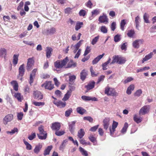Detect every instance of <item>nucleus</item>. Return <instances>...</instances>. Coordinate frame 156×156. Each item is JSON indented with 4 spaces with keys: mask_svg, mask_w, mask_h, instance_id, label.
Masks as SVG:
<instances>
[{
    "mask_svg": "<svg viewBox=\"0 0 156 156\" xmlns=\"http://www.w3.org/2000/svg\"><path fill=\"white\" fill-rule=\"evenodd\" d=\"M121 35L117 34L115 35L114 37V40L115 42H118L119 41L121 40Z\"/></svg>",
    "mask_w": 156,
    "mask_h": 156,
    "instance_id": "51",
    "label": "nucleus"
},
{
    "mask_svg": "<svg viewBox=\"0 0 156 156\" xmlns=\"http://www.w3.org/2000/svg\"><path fill=\"white\" fill-rule=\"evenodd\" d=\"M14 97L17 99L19 101L21 102L23 99V96L21 95L20 93H15Z\"/></svg>",
    "mask_w": 156,
    "mask_h": 156,
    "instance_id": "21",
    "label": "nucleus"
},
{
    "mask_svg": "<svg viewBox=\"0 0 156 156\" xmlns=\"http://www.w3.org/2000/svg\"><path fill=\"white\" fill-rule=\"evenodd\" d=\"M34 57L29 58L28 59L26 69L27 71H29L31 70L32 67L34 65Z\"/></svg>",
    "mask_w": 156,
    "mask_h": 156,
    "instance_id": "6",
    "label": "nucleus"
},
{
    "mask_svg": "<svg viewBox=\"0 0 156 156\" xmlns=\"http://www.w3.org/2000/svg\"><path fill=\"white\" fill-rule=\"evenodd\" d=\"M112 60L111 63V64H113L116 62L119 64H122L125 63L126 61V58L119 55H115L112 57Z\"/></svg>",
    "mask_w": 156,
    "mask_h": 156,
    "instance_id": "2",
    "label": "nucleus"
},
{
    "mask_svg": "<svg viewBox=\"0 0 156 156\" xmlns=\"http://www.w3.org/2000/svg\"><path fill=\"white\" fill-rule=\"evenodd\" d=\"M36 133H32L31 135L29 136L28 138L30 140H32L35 138Z\"/></svg>",
    "mask_w": 156,
    "mask_h": 156,
    "instance_id": "62",
    "label": "nucleus"
},
{
    "mask_svg": "<svg viewBox=\"0 0 156 156\" xmlns=\"http://www.w3.org/2000/svg\"><path fill=\"white\" fill-rule=\"evenodd\" d=\"M76 110L77 113L81 115H83L86 113L87 112L85 109L81 107H77L76 109Z\"/></svg>",
    "mask_w": 156,
    "mask_h": 156,
    "instance_id": "22",
    "label": "nucleus"
},
{
    "mask_svg": "<svg viewBox=\"0 0 156 156\" xmlns=\"http://www.w3.org/2000/svg\"><path fill=\"white\" fill-rule=\"evenodd\" d=\"M90 70L92 76L95 77L97 76L98 73H95V72L94 71L92 66L90 67Z\"/></svg>",
    "mask_w": 156,
    "mask_h": 156,
    "instance_id": "55",
    "label": "nucleus"
},
{
    "mask_svg": "<svg viewBox=\"0 0 156 156\" xmlns=\"http://www.w3.org/2000/svg\"><path fill=\"white\" fill-rule=\"evenodd\" d=\"M118 122L113 121L112 124V128H109L110 134L111 136H113L114 135L115 131V128L118 125Z\"/></svg>",
    "mask_w": 156,
    "mask_h": 156,
    "instance_id": "12",
    "label": "nucleus"
},
{
    "mask_svg": "<svg viewBox=\"0 0 156 156\" xmlns=\"http://www.w3.org/2000/svg\"><path fill=\"white\" fill-rule=\"evenodd\" d=\"M79 149L80 151L82 153V155L84 156H88V154L87 151L85 150L83 148L81 147H80Z\"/></svg>",
    "mask_w": 156,
    "mask_h": 156,
    "instance_id": "45",
    "label": "nucleus"
},
{
    "mask_svg": "<svg viewBox=\"0 0 156 156\" xmlns=\"http://www.w3.org/2000/svg\"><path fill=\"white\" fill-rule=\"evenodd\" d=\"M91 49L90 48V47L89 46H87L85 51L84 54H83V55L84 56H85L87 55L90 52Z\"/></svg>",
    "mask_w": 156,
    "mask_h": 156,
    "instance_id": "49",
    "label": "nucleus"
},
{
    "mask_svg": "<svg viewBox=\"0 0 156 156\" xmlns=\"http://www.w3.org/2000/svg\"><path fill=\"white\" fill-rule=\"evenodd\" d=\"M52 51L53 49L52 48L49 47H47V49L46 50V56L48 58H50Z\"/></svg>",
    "mask_w": 156,
    "mask_h": 156,
    "instance_id": "26",
    "label": "nucleus"
},
{
    "mask_svg": "<svg viewBox=\"0 0 156 156\" xmlns=\"http://www.w3.org/2000/svg\"><path fill=\"white\" fill-rule=\"evenodd\" d=\"M76 78V76L74 75L70 76L69 77V83L71 84H72L74 83V81L75 80Z\"/></svg>",
    "mask_w": 156,
    "mask_h": 156,
    "instance_id": "46",
    "label": "nucleus"
},
{
    "mask_svg": "<svg viewBox=\"0 0 156 156\" xmlns=\"http://www.w3.org/2000/svg\"><path fill=\"white\" fill-rule=\"evenodd\" d=\"M72 112V109L71 108H69L65 112V116L66 117H69Z\"/></svg>",
    "mask_w": 156,
    "mask_h": 156,
    "instance_id": "41",
    "label": "nucleus"
},
{
    "mask_svg": "<svg viewBox=\"0 0 156 156\" xmlns=\"http://www.w3.org/2000/svg\"><path fill=\"white\" fill-rule=\"evenodd\" d=\"M99 36H97V37H94V38L92 42H91V44L92 45H94L98 41V40L99 39Z\"/></svg>",
    "mask_w": 156,
    "mask_h": 156,
    "instance_id": "64",
    "label": "nucleus"
},
{
    "mask_svg": "<svg viewBox=\"0 0 156 156\" xmlns=\"http://www.w3.org/2000/svg\"><path fill=\"white\" fill-rule=\"evenodd\" d=\"M105 93L108 95L116 96L117 94V93L114 88H110L108 87H105Z\"/></svg>",
    "mask_w": 156,
    "mask_h": 156,
    "instance_id": "5",
    "label": "nucleus"
},
{
    "mask_svg": "<svg viewBox=\"0 0 156 156\" xmlns=\"http://www.w3.org/2000/svg\"><path fill=\"white\" fill-rule=\"evenodd\" d=\"M150 106L149 105H146L143 106L140 109L139 113L140 115H144L148 113L149 112Z\"/></svg>",
    "mask_w": 156,
    "mask_h": 156,
    "instance_id": "8",
    "label": "nucleus"
},
{
    "mask_svg": "<svg viewBox=\"0 0 156 156\" xmlns=\"http://www.w3.org/2000/svg\"><path fill=\"white\" fill-rule=\"evenodd\" d=\"M144 42L143 39H137L134 41L132 44L134 48H139V44H141Z\"/></svg>",
    "mask_w": 156,
    "mask_h": 156,
    "instance_id": "14",
    "label": "nucleus"
},
{
    "mask_svg": "<svg viewBox=\"0 0 156 156\" xmlns=\"http://www.w3.org/2000/svg\"><path fill=\"white\" fill-rule=\"evenodd\" d=\"M153 55V53L151 52L148 55H146L145 57L143 59V60L142 61V63H144V62L150 59L152 57Z\"/></svg>",
    "mask_w": 156,
    "mask_h": 156,
    "instance_id": "24",
    "label": "nucleus"
},
{
    "mask_svg": "<svg viewBox=\"0 0 156 156\" xmlns=\"http://www.w3.org/2000/svg\"><path fill=\"white\" fill-rule=\"evenodd\" d=\"M133 119L134 121L137 123H140L142 121V118L140 117H138L136 114L134 115Z\"/></svg>",
    "mask_w": 156,
    "mask_h": 156,
    "instance_id": "27",
    "label": "nucleus"
},
{
    "mask_svg": "<svg viewBox=\"0 0 156 156\" xmlns=\"http://www.w3.org/2000/svg\"><path fill=\"white\" fill-rule=\"evenodd\" d=\"M53 103L56 106L60 108H64L66 105V102H63L60 100H58V101H54Z\"/></svg>",
    "mask_w": 156,
    "mask_h": 156,
    "instance_id": "11",
    "label": "nucleus"
},
{
    "mask_svg": "<svg viewBox=\"0 0 156 156\" xmlns=\"http://www.w3.org/2000/svg\"><path fill=\"white\" fill-rule=\"evenodd\" d=\"M52 148V146H48L44 151L43 153L44 155V156H46V155H48Z\"/></svg>",
    "mask_w": 156,
    "mask_h": 156,
    "instance_id": "31",
    "label": "nucleus"
},
{
    "mask_svg": "<svg viewBox=\"0 0 156 156\" xmlns=\"http://www.w3.org/2000/svg\"><path fill=\"white\" fill-rule=\"evenodd\" d=\"M104 128L107 130L110 124V119L109 118H105L103 121Z\"/></svg>",
    "mask_w": 156,
    "mask_h": 156,
    "instance_id": "13",
    "label": "nucleus"
},
{
    "mask_svg": "<svg viewBox=\"0 0 156 156\" xmlns=\"http://www.w3.org/2000/svg\"><path fill=\"white\" fill-rule=\"evenodd\" d=\"M95 84V82L94 81L90 82L87 85L85 86V87L88 90H89L94 87Z\"/></svg>",
    "mask_w": 156,
    "mask_h": 156,
    "instance_id": "19",
    "label": "nucleus"
},
{
    "mask_svg": "<svg viewBox=\"0 0 156 156\" xmlns=\"http://www.w3.org/2000/svg\"><path fill=\"white\" fill-rule=\"evenodd\" d=\"M13 116L12 114H8L4 118L3 122L4 124L6 125L8 122L11 121L13 119Z\"/></svg>",
    "mask_w": 156,
    "mask_h": 156,
    "instance_id": "15",
    "label": "nucleus"
},
{
    "mask_svg": "<svg viewBox=\"0 0 156 156\" xmlns=\"http://www.w3.org/2000/svg\"><path fill=\"white\" fill-rule=\"evenodd\" d=\"M142 93V91L141 89H139L137 90L134 93V96L137 97L140 96Z\"/></svg>",
    "mask_w": 156,
    "mask_h": 156,
    "instance_id": "61",
    "label": "nucleus"
},
{
    "mask_svg": "<svg viewBox=\"0 0 156 156\" xmlns=\"http://www.w3.org/2000/svg\"><path fill=\"white\" fill-rule=\"evenodd\" d=\"M38 129L40 132L39 134H37L38 138L42 140L45 139L47 137V133L44 130V126L42 125L41 126L38 127Z\"/></svg>",
    "mask_w": 156,
    "mask_h": 156,
    "instance_id": "3",
    "label": "nucleus"
},
{
    "mask_svg": "<svg viewBox=\"0 0 156 156\" xmlns=\"http://www.w3.org/2000/svg\"><path fill=\"white\" fill-rule=\"evenodd\" d=\"M85 134V133L84 129H80L78 132L77 136L80 139H82Z\"/></svg>",
    "mask_w": 156,
    "mask_h": 156,
    "instance_id": "28",
    "label": "nucleus"
},
{
    "mask_svg": "<svg viewBox=\"0 0 156 156\" xmlns=\"http://www.w3.org/2000/svg\"><path fill=\"white\" fill-rule=\"evenodd\" d=\"M116 23L115 22H113L111 24L110 28L111 30L112 31H114L116 29Z\"/></svg>",
    "mask_w": 156,
    "mask_h": 156,
    "instance_id": "58",
    "label": "nucleus"
},
{
    "mask_svg": "<svg viewBox=\"0 0 156 156\" xmlns=\"http://www.w3.org/2000/svg\"><path fill=\"white\" fill-rule=\"evenodd\" d=\"M68 60L67 57L63 60H58L54 62V66L57 69H61L66 66Z\"/></svg>",
    "mask_w": 156,
    "mask_h": 156,
    "instance_id": "1",
    "label": "nucleus"
},
{
    "mask_svg": "<svg viewBox=\"0 0 156 156\" xmlns=\"http://www.w3.org/2000/svg\"><path fill=\"white\" fill-rule=\"evenodd\" d=\"M24 5V3L23 1L21 2L19 4V5L17 8V10L19 11L21 10H23V7Z\"/></svg>",
    "mask_w": 156,
    "mask_h": 156,
    "instance_id": "47",
    "label": "nucleus"
},
{
    "mask_svg": "<svg viewBox=\"0 0 156 156\" xmlns=\"http://www.w3.org/2000/svg\"><path fill=\"white\" fill-rule=\"evenodd\" d=\"M65 132L64 131L62 130L61 131H59L57 130L55 132V134L57 136H61L64 134Z\"/></svg>",
    "mask_w": 156,
    "mask_h": 156,
    "instance_id": "54",
    "label": "nucleus"
},
{
    "mask_svg": "<svg viewBox=\"0 0 156 156\" xmlns=\"http://www.w3.org/2000/svg\"><path fill=\"white\" fill-rule=\"evenodd\" d=\"M86 6L90 8L91 9L93 6V4L90 0H89L88 1L85 3Z\"/></svg>",
    "mask_w": 156,
    "mask_h": 156,
    "instance_id": "48",
    "label": "nucleus"
},
{
    "mask_svg": "<svg viewBox=\"0 0 156 156\" xmlns=\"http://www.w3.org/2000/svg\"><path fill=\"white\" fill-rule=\"evenodd\" d=\"M23 114L22 112L17 113V117L18 120H21L22 119Z\"/></svg>",
    "mask_w": 156,
    "mask_h": 156,
    "instance_id": "59",
    "label": "nucleus"
},
{
    "mask_svg": "<svg viewBox=\"0 0 156 156\" xmlns=\"http://www.w3.org/2000/svg\"><path fill=\"white\" fill-rule=\"evenodd\" d=\"M18 132V129L17 128H15L11 130V131H7V133H10L12 134H13L16 133H17Z\"/></svg>",
    "mask_w": 156,
    "mask_h": 156,
    "instance_id": "57",
    "label": "nucleus"
},
{
    "mask_svg": "<svg viewBox=\"0 0 156 156\" xmlns=\"http://www.w3.org/2000/svg\"><path fill=\"white\" fill-rule=\"evenodd\" d=\"M140 19L139 16H138L135 18V23L136 25V28L137 29L139 30V27L140 26Z\"/></svg>",
    "mask_w": 156,
    "mask_h": 156,
    "instance_id": "32",
    "label": "nucleus"
},
{
    "mask_svg": "<svg viewBox=\"0 0 156 156\" xmlns=\"http://www.w3.org/2000/svg\"><path fill=\"white\" fill-rule=\"evenodd\" d=\"M134 85L132 84L130 85L127 88L126 92L129 95L131 94L132 91L134 89Z\"/></svg>",
    "mask_w": 156,
    "mask_h": 156,
    "instance_id": "29",
    "label": "nucleus"
},
{
    "mask_svg": "<svg viewBox=\"0 0 156 156\" xmlns=\"http://www.w3.org/2000/svg\"><path fill=\"white\" fill-rule=\"evenodd\" d=\"M76 122V121H74L68 123L69 129L72 134L74 132Z\"/></svg>",
    "mask_w": 156,
    "mask_h": 156,
    "instance_id": "16",
    "label": "nucleus"
},
{
    "mask_svg": "<svg viewBox=\"0 0 156 156\" xmlns=\"http://www.w3.org/2000/svg\"><path fill=\"white\" fill-rule=\"evenodd\" d=\"M79 14L80 16L84 17L86 14V12L84 10L81 9L79 12Z\"/></svg>",
    "mask_w": 156,
    "mask_h": 156,
    "instance_id": "56",
    "label": "nucleus"
},
{
    "mask_svg": "<svg viewBox=\"0 0 156 156\" xmlns=\"http://www.w3.org/2000/svg\"><path fill=\"white\" fill-rule=\"evenodd\" d=\"M19 56V54L14 55H13L12 63L15 66H16L17 64Z\"/></svg>",
    "mask_w": 156,
    "mask_h": 156,
    "instance_id": "34",
    "label": "nucleus"
},
{
    "mask_svg": "<svg viewBox=\"0 0 156 156\" xmlns=\"http://www.w3.org/2000/svg\"><path fill=\"white\" fill-rule=\"evenodd\" d=\"M83 119L84 120H87L91 123L93 122V119L89 116L84 117Z\"/></svg>",
    "mask_w": 156,
    "mask_h": 156,
    "instance_id": "52",
    "label": "nucleus"
},
{
    "mask_svg": "<svg viewBox=\"0 0 156 156\" xmlns=\"http://www.w3.org/2000/svg\"><path fill=\"white\" fill-rule=\"evenodd\" d=\"M32 104L36 106H40L44 105L45 104V103L44 102H38L34 101L32 102Z\"/></svg>",
    "mask_w": 156,
    "mask_h": 156,
    "instance_id": "39",
    "label": "nucleus"
},
{
    "mask_svg": "<svg viewBox=\"0 0 156 156\" xmlns=\"http://www.w3.org/2000/svg\"><path fill=\"white\" fill-rule=\"evenodd\" d=\"M7 54V50L5 48H1L0 49V57H5Z\"/></svg>",
    "mask_w": 156,
    "mask_h": 156,
    "instance_id": "33",
    "label": "nucleus"
},
{
    "mask_svg": "<svg viewBox=\"0 0 156 156\" xmlns=\"http://www.w3.org/2000/svg\"><path fill=\"white\" fill-rule=\"evenodd\" d=\"M56 31V29L53 27L51 28L50 29L47 30L43 33L44 34L48 35L49 34H54Z\"/></svg>",
    "mask_w": 156,
    "mask_h": 156,
    "instance_id": "18",
    "label": "nucleus"
},
{
    "mask_svg": "<svg viewBox=\"0 0 156 156\" xmlns=\"http://www.w3.org/2000/svg\"><path fill=\"white\" fill-rule=\"evenodd\" d=\"M41 87H44L45 89L51 90L54 87V85L50 81H46L41 85Z\"/></svg>",
    "mask_w": 156,
    "mask_h": 156,
    "instance_id": "4",
    "label": "nucleus"
},
{
    "mask_svg": "<svg viewBox=\"0 0 156 156\" xmlns=\"http://www.w3.org/2000/svg\"><path fill=\"white\" fill-rule=\"evenodd\" d=\"M23 141L26 146V149L28 150H31L32 149V146L31 145L26 141L25 139L23 140Z\"/></svg>",
    "mask_w": 156,
    "mask_h": 156,
    "instance_id": "44",
    "label": "nucleus"
},
{
    "mask_svg": "<svg viewBox=\"0 0 156 156\" xmlns=\"http://www.w3.org/2000/svg\"><path fill=\"white\" fill-rule=\"evenodd\" d=\"M33 95L34 98L38 100L42 99L43 97V94L41 92L37 90L34 91Z\"/></svg>",
    "mask_w": 156,
    "mask_h": 156,
    "instance_id": "10",
    "label": "nucleus"
},
{
    "mask_svg": "<svg viewBox=\"0 0 156 156\" xmlns=\"http://www.w3.org/2000/svg\"><path fill=\"white\" fill-rule=\"evenodd\" d=\"M105 78V76L104 75H102L99 77L98 80L97 82V83H99L103 81L104 80Z\"/></svg>",
    "mask_w": 156,
    "mask_h": 156,
    "instance_id": "60",
    "label": "nucleus"
},
{
    "mask_svg": "<svg viewBox=\"0 0 156 156\" xmlns=\"http://www.w3.org/2000/svg\"><path fill=\"white\" fill-rule=\"evenodd\" d=\"M100 10L98 9H96L93 10L91 12L92 16H95L100 13Z\"/></svg>",
    "mask_w": 156,
    "mask_h": 156,
    "instance_id": "37",
    "label": "nucleus"
},
{
    "mask_svg": "<svg viewBox=\"0 0 156 156\" xmlns=\"http://www.w3.org/2000/svg\"><path fill=\"white\" fill-rule=\"evenodd\" d=\"M100 30L103 33L105 34L107 32V28L105 26H102L100 28Z\"/></svg>",
    "mask_w": 156,
    "mask_h": 156,
    "instance_id": "50",
    "label": "nucleus"
},
{
    "mask_svg": "<svg viewBox=\"0 0 156 156\" xmlns=\"http://www.w3.org/2000/svg\"><path fill=\"white\" fill-rule=\"evenodd\" d=\"M98 21L101 23L107 24L108 22V19L106 14L103 13L102 16H100L99 17Z\"/></svg>",
    "mask_w": 156,
    "mask_h": 156,
    "instance_id": "9",
    "label": "nucleus"
},
{
    "mask_svg": "<svg viewBox=\"0 0 156 156\" xmlns=\"http://www.w3.org/2000/svg\"><path fill=\"white\" fill-rule=\"evenodd\" d=\"M128 126V124L127 122H125L124 124V126L121 130V132L122 133H124L126 131L127 129Z\"/></svg>",
    "mask_w": 156,
    "mask_h": 156,
    "instance_id": "40",
    "label": "nucleus"
},
{
    "mask_svg": "<svg viewBox=\"0 0 156 156\" xmlns=\"http://www.w3.org/2000/svg\"><path fill=\"white\" fill-rule=\"evenodd\" d=\"M89 138L90 140L92 142L94 143L96 141V138L93 135H90Z\"/></svg>",
    "mask_w": 156,
    "mask_h": 156,
    "instance_id": "63",
    "label": "nucleus"
},
{
    "mask_svg": "<svg viewBox=\"0 0 156 156\" xmlns=\"http://www.w3.org/2000/svg\"><path fill=\"white\" fill-rule=\"evenodd\" d=\"M104 55L105 54L103 53L102 55L98 56L93 60L92 64L93 65L96 64L103 57Z\"/></svg>",
    "mask_w": 156,
    "mask_h": 156,
    "instance_id": "25",
    "label": "nucleus"
},
{
    "mask_svg": "<svg viewBox=\"0 0 156 156\" xmlns=\"http://www.w3.org/2000/svg\"><path fill=\"white\" fill-rule=\"evenodd\" d=\"M61 124L58 122H55L52 124L51 128L52 130H54L55 131L59 130L61 127Z\"/></svg>",
    "mask_w": 156,
    "mask_h": 156,
    "instance_id": "17",
    "label": "nucleus"
},
{
    "mask_svg": "<svg viewBox=\"0 0 156 156\" xmlns=\"http://www.w3.org/2000/svg\"><path fill=\"white\" fill-rule=\"evenodd\" d=\"M70 95V93L68 92L65 95L64 97L62 99V100L64 101H66L69 99Z\"/></svg>",
    "mask_w": 156,
    "mask_h": 156,
    "instance_id": "42",
    "label": "nucleus"
},
{
    "mask_svg": "<svg viewBox=\"0 0 156 156\" xmlns=\"http://www.w3.org/2000/svg\"><path fill=\"white\" fill-rule=\"evenodd\" d=\"M83 23L82 22H77L75 26V29L76 30H78L83 26Z\"/></svg>",
    "mask_w": 156,
    "mask_h": 156,
    "instance_id": "35",
    "label": "nucleus"
},
{
    "mask_svg": "<svg viewBox=\"0 0 156 156\" xmlns=\"http://www.w3.org/2000/svg\"><path fill=\"white\" fill-rule=\"evenodd\" d=\"M11 84L13 86L14 90L17 91L18 90V84L16 80H12L11 82Z\"/></svg>",
    "mask_w": 156,
    "mask_h": 156,
    "instance_id": "23",
    "label": "nucleus"
},
{
    "mask_svg": "<svg viewBox=\"0 0 156 156\" xmlns=\"http://www.w3.org/2000/svg\"><path fill=\"white\" fill-rule=\"evenodd\" d=\"M25 69L24 68V65L22 64L19 67V75L17 76V78L19 79L21 81H22V76H23Z\"/></svg>",
    "mask_w": 156,
    "mask_h": 156,
    "instance_id": "7",
    "label": "nucleus"
},
{
    "mask_svg": "<svg viewBox=\"0 0 156 156\" xmlns=\"http://www.w3.org/2000/svg\"><path fill=\"white\" fill-rule=\"evenodd\" d=\"M135 33V32L134 30H131L128 31L127 35L129 37H133Z\"/></svg>",
    "mask_w": 156,
    "mask_h": 156,
    "instance_id": "38",
    "label": "nucleus"
},
{
    "mask_svg": "<svg viewBox=\"0 0 156 156\" xmlns=\"http://www.w3.org/2000/svg\"><path fill=\"white\" fill-rule=\"evenodd\" d=\"M148 14L145 13L144 16V22L146 23H149V21L148 20Z\"/></svg>",
    "mask_w": 156,
    "mask_h": 156,
    "instance_id": "53",
    "label": "nucleus"
},
{
    "mask_svg": "<svg viewBox=\"0 0 156 156\" xmlns=\"http://www.w3.org/2000/svg\"><path fill=\"white\" fill-rule=\"evenodd\" d=\"M87 72L85 69H83L80 73V79L83 81L85 80L87 75Z\"/></svg>",
    "mask_w": 156,
    "mask_h": 156,
    "instance_id": "20",
    "label": "nucleus"
},
{
    "mask_svg": "<svg viewBox=\"0 0 156 156\" xmlns=\"http://www.w3.org/2000/svg\"><path fill=\"white\" fill-rule=\"evenodd\" d=\"M42 147V144H39L36 145L34 150V152L36 154H37L40 151V150Z\"/></svg>",
    "mask_w": 156,
    "mask_h": 156,
    "instance_id": "30",
    "label": "nucleus"
},
{
    "mask_svg": "<svg viewBox=\"0 0 156 156\" xmlns=\"http://www.w3.org/2000/svg\"><path fill=\"white\" fill-rule=\"evenodd\" d=\"M126 23V22L125 20H123L121 21L120 23V28L122 30H124V27Z\"/></svg>",
    "mask_w": 156,
    "mask_h": 156,
    "instance_id": "43",
    "label": "nucleus"
},
{
    "mask_svg": "<svg viewBox=\"0 0 156 156\" xmlns=\"http://www.w3.org/2000/svg\"><path fill=\"white\" fill-rule=\"evenodd\" d=\"M76 66V63L73 62L72 60H71L68 65V68H71L72 67H75Z\"/></svg>",
    "mask_w": 156,
    "mask_h": 156,
    "instance_id": "36",
    "label": "nucleus"
}]
</instances>
